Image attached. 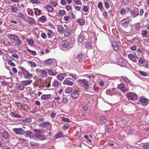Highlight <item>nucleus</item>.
Masks as SVG:
<instances>
[{
	"instance_id": "6e6552de",
	"label": "nucleus",
	"mask_w": 149,
	"mask_h": 149,
	"mask_svg": "<svg viewBox=\"0 0 149 149\" xmlns=\"http://www.w3.org/2000/svg\"><path fill=\"white\" fill-rule=\"evenodd\" d=\"M130 12L132 17L134 18L139 15V9L136 7L134 8Z\"/></svg>"
},
{
	"instance_id": "5fc2aeb1",
	"label": "nucleus",
	"mask_w": 149,
	"mask_h": 149,
	"mask_svg": "<svg viewBox=\"0 0 149 149\" xmlns=\"http://www.w3.org/2000/svg\"><path fill=\"white\" fill-rule=\"evenodd\" d=\"M12 11L14 13H16L17 10V8L16 6H13L11 8Z\"/></svg>"
},
{
	"instance_id": "72a5a7b5",
	"label": "nucleus",
	"mask_w": 149,
	"mask_h": 149,
	"mask_svg": "<svg viewBox=\"0 0 149 149\" xmlns=\"http://www.w3.org/2000/svg\"><path fill=\"white\" fill-rule=\"evenodd\" d=\"M149 32L148 30L147 29L143 30L142 31L141 35L143 37H147V36L148 33Z\"/></svg>"
},
{
	"instance_id": "09e8293b",
	"label": "nucleus",
	"mask_w": 149,
	"mask_h": 149,
	"mask_svg": "<svg viewBox=\"0 0 149 149\" xmlns=\"http://www.w3.org/2000/svg\"><path fill=\"white\" fill-rule=\"evenodd\" d=\"M10 57L8 55H4L3 56V58L4 61H7L9 60Z\"/></svg>"
},
{
	"instance_id": "4d7b16f0",
	"label": "nucleus",
	"mask_w": 149,
	"mask_h": 149,
	"mask_svg": "<svg viewBox=\"0 0 149 149\" xmlns=\"http://www.w3.org/2000/svg\"><path fill=\"white\" fill-rule=\"evenodd\" d=\"M27 48L28 51H29L33 55L36 56V53L35 51H34L28 49V47H27Z\"/></svg>"
},
{
	"instance_id": "79ce46f5",
	"label": "nucleus",
	"mask_w": 149,
	"mask_h": 149,
	"mask_svg": "<svg viewBox=\"0 0 149 149\" xmlns=\"http://www.w3.org/2000/svg\"><path fill=\"white\" fill-rule=\"evenodd\" d=\"M28 63L29 65H30V66L32 68L36 67L37 65L34 62H33L31 61H29L28 62Z\"/></svg>"
},
{
	"instance_id": "9d476101",
	"label": "nucleus",
	"mask_w": 149,
	"mask_h": 149,
	"mask_svg": "<svg viewBox=\"0 0 149 149\" xmlns=\"http://www.w3.org/2000/svg\"><path fill=\"white\" fill-rule=\"evenodd\" d=\"M149 102V100L147 98L140 97V104L141 105L145 107L148 104Z\"/></svg>"
},
{
	"instance_id": "de8ad7c7",
	"label": "nucleus",
	"mask_w": 149,
	"mask_h": 149,
	"mask_svg": "<svg viewBox=\"0 0 149 149\" xmlns=\"http://www.w3.org/2000/svg\"><path fill=\"white\" fill-rule=\"evenodd\" d=\"M78 22L79 23L80 25H83L84 24L85 21L83 19H80L78 21Z\"/></svg>"
},
{
	"instance_id": "a18cd8bd",
	"label": "nucleus",
	"mask_w": 149,
	"mask_h": 149,
	"mask_svg": "<svg viewBox=\"0 0 149 149\" xmlns=\"http://www.w3.org/2000/svg\"><path fill=\"white\" fill-rule=\"evenodd\" d=\"M125 86L124 84L123 83H121L120 84H118L117 86V88L118 89H121L123 87Z\"/></svg>"
},
{
	"instance_id": "052dcab7",
	"label": "nucleus",
	"mask_w": 149,
	"mask_h": 149,
	"mask_svg": "<svg viewBox=\"0 0 149 149\" xmlns=\"http://www.w3.org/2000/svg\"><path fill=\"white\" fill-rule=\"evenodd\" d=\"M8 63L9 65L11 66L12 67H14L15 65L14 64V63L11 60L9 61L8 62Z\"/></svg>"
},
{
	"instance_id": "393cba45",
	"label": "nucleus",
	"mask_w": 149,
	"mask_h": 149,
	"mask_svg": "<svg viewBox=\"0 0 149 149\" xmlns=\"http://www.w3.org/2000/svg\"><path fill=\"white\" fill-rule=\"evenodd\" d=\"M63 135V132L60 131L54 136V137L55 139H57L62 137Z\"/></svg>"
},
{
	"instance_id": "423d86ee",
	"label": "nucleus",
	"mask_w": 149,
	"mask_h": 149,
	"mask_svg": "<svg viewBox=\"0 0 149 149\" xmlns=\"http://www.w3.org/2000/svg\"><path fill=\"white\" fill-rule=\"evenodd\" d=\"M20 68L22 69V70L23 72V74H24V77L25 79H31L33 77L32 74L29 73L23 68L21 67Z\"/></svg>"
},
{
	"instance_id": "39448f33",
	"label": "nucleus",
	"mask_w": 149,
	"mask_h": 149,
	"mask_svg": "<svg viewBox=\"0 0 149 149\" xmlns=\"http://www.w3.org/2000/svg\"><path fill=\"white\" fill-rule=\"evenodd\" d=\"M13 130L15 133L18 135H24L25 134V130L21 128H14Z\"/></svg>"
},
{
	"instance_id": "774afa93",
	"label": "nucleus",
	"mask_w": 149,
	"mask_h": 149,
	"mask_svg": "<svg viewBox=\"0 0 149 149\" xmlns=\"http://www.w3.org/2000/svg\"><path fill=\"white\" fill-rule=\"evenodd\" d=\"M24 122L26 123L30 122L32 121V119L31 118L26 119L24 120Z\"/></svg>"
},
{
	"instance_id": "a211bd4d",
	"label": "nucleus",
	"mask_w": 149,
	"mask_h": 149,
	"mask_svg": "<svg viewBox=\"0 0 149 149\" xmlns=\"http://www.w3.org/2000/svg\"><path fill=\"white\" fill-rule=\"evenodd\" d=\"M112 46L114 50L116 51L118 50V46L115 41H112L111 42Z\"/></svg>"
},
{
	"instance_id": "ddd939ff",
	"label": "nucleus",
	"mask_w": 149,
	"mask_h": 149,
	"mask_svg": "<svg viewBox=\"0 0 149 149\" xmlns=\"http://www.w3.org/2000/svg\"><path fill=\"white\" fill-rule=\"evenodd\" d=\"M105 128V134H109L112 131V127L111 126L105 125L104 126Z\"/></svg>"
},
{
	"instance_id": "7c9ffc66",
	"label": "nucleus",
	"mask_w": 149,
	"mask_h": 149,
	"mask_svg": "<svg viewBox=\"0 0 149 149\" xmlns=\"http://www.w3.org/2000/svg\"><path fill=\"white\" fill-rule=\"evenodd\" d=\"M30 145L31 146L37 147L39 146L40 144L38 143H36L33 141H31L30 142Z\"/></svg>"
},
{
	"instance_id": "9b49d317",
	"label": "nucleus",
	"mask_w": 149,
	"mask_h": 149,
	"mask_svg": "<svg viewBox=\"0 0 149 149\" xmlns=\"http://www.w3.org/2000/svg\"><path fill=\"white\" fill-rule=\"evenodd\" d=\"M39 126L43 128H45L47 127H50L51 128L52 127L50 123L48 121H45L41 123L39 125Z\"/></svg>"
},
{
	"instance_id": "f257e3e1",
	"label": "nucleus",
	"mask_w": 149,
	"mask_h": 149,
	"mask_svg": "<svg viewBox=\"0 0 149 149\" xmlns=\"http://www.w3.org/2000/svg\"><path fill=\"white\" fill-rule=\"evenodd\" d=\"M34 133H37L35 134L34 137L39 141H44L47 140V135H45L43 134L45 133V131L42 129H33L32 130Z\"/></svg>"
},
{
	"instance_id": "1a4fd4ad",
	"label": "nucleus",
	"mask_w": 149,
	"mask_h": 149,
	"mask_svg": "<svg viewBox=\"0 0 149 149\" xmlns=\"http://www.w3.org/2000/svg\"><path fill=\"white\" fill-rule=\"evenodd\" d=\"M47 69H46L45 70L43 69H37L36 71L37 74H42L41 75L43 76L46 77L47 75Z\"/></svg>"
},
{
	"instance_id": "bb28decb",
	"label": "nucleus",
	"mask_w": 149,
	"mask_h": 149,
	"mask_svg": "<svg viewBox=\"0 0 149 149\" xmlns=\"http://www.w3.org/2000/svg\"><path fill=\"white\" fill-rule=\"evenodd\" d=\"M51 97L50 94L42 95L41 96V99L43 100H47L50 98Z\"/></svg>"
},
{
	"instance_id": "0eeeda50",
	"label": "nucleus",
	"mask_w": 149,
	"mask_h": 149,
	"mask_svg": "<svg viewBox=\"0 0 149 149\" xmlns=\"http://www.w3.org/2000/svg\"><path fill=\"white\" fill-rule=\"evenodd\" d=\"M126 95L129 100H134L137 98V95L132 92L128 93L126 94Z\"/></svg>"
},
{
	"instance_id": "a19ab883",
	"label": "nucleus",
	"mask_w": 149,
	"mask_h": 149,
	"mask_svg": "<svg viewBox=\"0 0 149 149\" xmlns=\"http://www.w3.org/2000/svg\"><path fill=\"white\" fill-rule=\"evenodd\" d=\"M11 114V116L15 118H20L21 117V116L16 113L14 112H12Z\"/></svg>"
},
{
	"instance_id": "680f3d73",
	"label": "nucleus",
	"mask_w": 149,
	"mask_h": 149,
	"mask_svg": "<svg viewBox=\"0 0 149 149\" xmlns=\"http://www.w3.org/2000/svg\"><path fill=\"white\" fill-rule=\"evenodd\" d=\"M125 9L124 8H121V10L120 11V14L121 15H125Z\"/></svg>"
},
{
	"instance_id": "4468645a",
	"label": "nucleus",
	"mask_w": 149,
	"mask_h": 149,
	"mask_svg": "<svg viewBox=\"0 0 149 149\" xmlns=\"http://www.w3.org/2000/svg\"><path fill=\"white\" fill-rule=\"evenodd\" d=\"M129 20L127 19H123L120 23V24L124 27H126L129 25Z\"/></svg>"
},
{
	"instance_id": "c9c22d12",
	"label": "nucleus",
	"mask_w": 149,
	"mask_h": 149,
	"mask_svg": "<svg viewBox=\"0 0 149 149\" xmlns=\"http://www.w3.org/2000/svg\"><path fill=\"white\" fill-rule=\"evenodd\" d=\"M74 90L72 89L71 87H69L67 88L66 89L65 91L66 93L70 94V93H72L73 91Z\"/></svg>"
},
{
	"instance_id": "b1692460",
	"label": "nucleus",
	"mask_w": 149,
	"mask_h": 149,
	"mask_svg": "<svg viewBox=\"0 0 149 149\" xmlns=\"http://www.w3.org/2000/svg\"><path fill=\"white\" fill-rule=\"evenodd\" d=\"M139 48L138 50L136 51L135 52V56L137 59V60L139 63H140V56L139 54Z\"/></svg>"
},
{
	"instance_id": "e2e57ef3",
	"label": "nucleus",
	"mask_w": 149,
	"mask_h": 149,
	"mask_svg": "<svg viewBox=\"0 0 149 149\" xmlns=\"http://www.w3.org/2000/svg\"><path fill=\"white\" fill-rule=\"evenodd\" d=\"M78 41L79 43H80L82 44L83 43V38L81 37H79L78 38Z\"/></svg>"
},
{
	"instance_id": "338daca9",
	"label": "nucleus",
	"mask_w": 149,
	"mask_h": 149,
	"mask_svg": "<svg viewBox=\"0 0 149 149\" xmlns=\"http://www.w3.org/2000/svg\"><path fill=\"white\" fill-rule=\"evenodd\" d=\"M57 29L59 31H63L64 28L62 26H58Z\"/></svg>"
},
{
	"instance_id": "412c9836",
	"label": "nucleus",
	"mask_w": 149,
	"mask_h": 149,
	"mask_svg": "<svg viewBox=\"0 0 149 149\" xmlns=\"http://www.w3.org/2000/svg\"><path fill=\"white\" fill-rule=\"evenodd\" d=\"M32 82L31 80H24L21 81V83L24 86L30 85Z\"/></svg>"
},
{
	"instance_id": "aec40b11",
	"label": "nucleus",
	"mask_w": 149,
	"mask_h": 149,
	"mask_svg": "<svg viewBox=\"0 0 149 149\" xmlns=\"http://www.w3.org/2000/svg\"><path fill=\"white\" fill-rule=\"evenodd\" d=\"M85 47L87 49H90L92 47L93 45L91 42L86 41L85 42Z\"/></svg>"
},
{
	"instance_id": "473e14b6",
	"label": "nucleus",
	"mask_w": 149,
	"mask_h": 149,
	"mask_svg": "<svg viewBox=\"0 0 149 149\" xmlns=\"http://www.w3.org/2000/svg\"><path fill=\"white\" fill-rule=\"evenodd\" d=\"M47 33L48 38H51L54 36V33L52 30H49L47 31Z\"/></svg>"
},
{
	"instance_id": "f704fd0d",
	"label": "nucleus",
	"mask_w": 149,
	"mask_h": 149,
	"mask_svg": "<svg viewBox=\"0 0 149 149\" xmlns=\"http://www.w3.org/2000/svg\"><path fill=\"white\" fill-rule=\"evenodd\" d=\"M56 77L60 81H61L64 78V77L63 76L62 74H58Z\"/></svg>"
},
{
	"instance_id": "c03bdc74",
	"label": "nucleus",
	"mask_w": 149,
	"mask_h": 149,
	"mask_svg": "<svg viewBox=\"0 0 149 149\" xmlns=\"http://www.w3.org/2000/svg\"><path fill=\"white\" fill-rule=\"evenodd\" d=\"M25 134H26V136L28 137L29 136H31L33 133L32 132L30 131H25Z\"/></svg>"
},
{
	"instance_id": "c756f323",
	"label": "nucleus",
	"mask_w": 149,
	"mask_h": 149,
	"mask_svg": "<svg viewBox=\"0 0 149 149\" xmlns=\"http://www.w3.org/2000/svg\"><path fill=\"white\" fill-rule=\"evenodd\" d=\"M9 136V134L6 131H4L3 133L2 136L3 139H6L8 138Z\"/></svg>"
},
{
	"instance_id": "20e7f679",
	"label": "nucleus",
	"mask_w": 149,
	"mask_h": 149,
	"mask_svg": "<svg viewBox=\"0 0 149 149\" xmlns=\"http://www.w3.org/2000/svg\"><path fill=\"white\" fill-rule=\"evenodd\" d=\"M117 63L119 65L123 67H126L128 63L125 59L121 58L117 59Z\"/></svg>"
},
{
	"instance_id": "5701e85b",
	"label": "nucleus",
	"mask_w": 149,
	"mask_h": 149,
	"mask_svg": "<svg viewBox=\"0 0 149 149\" xmlns=\"http://www.w3.org/2000/svg\"><path fill=\"white\" fill-rule=\"evenodd\" d=\"M71 95L73 99H77L79 98V95L76 90H74L71 93Z\"/></svg>"
},
{
	"instance_id": "c85d7f7f",
	"label": "nucleus",
	"mask_w": 149,
	"mask_h": 149,
	"mask_svg": "<svg viewBox=\"0 0 149 149\" xmlns=\"http://www.w3.org/2000/svg\"><path fill=\"white\" fill-rule=\"evenodd\" d=\"M66 12L64 10H61L59 11V13L57 15V16L58 17H60L61 16L65 15Z\"/></svg>"
},
{
	"instance_id": "864d4df0",
	"label": "nucleus",
	"mask_w": 149,
	"mask_h": 149,
	"mask_svg": "<svg viewBox=\"0 0 149 149\" xmlns=\"http://www.w3.org/2000/svg\"><path fill=\"white\" fill-rule=\"evenodd\" d=\"M98 7L101 10H103V5L102 2H100L98 4Z\"/></svg>"
},
{
	"instance_id": "cd10ccee",
	"label": "nucleus",
	"mask_w": 149,
	"mask_h": 149,
	"mask_svg": "<svg viewBox=\"0 0 149 149\" xmlns=\"http://www.w3.org/2000/svg\"><path fill=\"white\" fill-rule=\"evenodd\" d=\"M140 146L143 147V149H149V143H141L140 144Z\"/></svg>"
},
{
	"instance_id": "4c0bfd02",
	"label": "nucleus",
	"mask_w": 149,
	"mask_h": 149,
	"mask_svg": "<svg viewBox=\"0 0 149 149\" xmlns=\"http://www.w3.org/2000/svg\"><path fill=\"white\" fill-rule=\"evenodd\" d=\"M149 64L148 62H145L143 63V64H140V66L142 67H144L146 68H148V65Z\"/></svg>"
},
{
	"instance_id": "3c124183",
	"label": "nucleus",
	"mask_w": 149,
	"mask_h": 149,
	"mask_svg": "<svg viewBox=\"0 0 149 149\" xmlns=\"http://www.w3.org/2000/svg\"><path fill=\"white\" fill-rule=\"evenodd\" d=\"M62 120L64 122H70L71 121L69 119L65 117L62 118Z\"/></svg>"
},
{
	"instance_id": "f8f14e48",
	"label": "nucleus",
	"mask_w": 149,
	"mask_h": 149,
	"mask_svg": "<svg viewBox=\"0 0 149 149\" xmlns=\"http://www.w3.org/2000/svg\"><path fill=\"white\" fill-rule=\"evenodd\" d=\"M81 82L83 84V87L86 90H87L89 88H91V87H90V86H89V84L88 83V81L85 79H81L80 80Z\"/></svg>"
},
{
	"instance_id": "7ed1b4c3",
	"label": "nucleus",
	"mask_w": 149,
	"mask_h": 149,
	"mask_svg": "<svg viewBox=\"0 0 149 149\" xmlns=\"http://www.w3.org/2000/svg\"><path fill=\"white\" fill-rule=\"evenodd\" d=\"M8 38L11 41L16 42L17 45L18 46H20L22 43V41L20 40L19 37L16 35L10 34L8 35Z\"/></svg>"
},
{
	"instance_id": "e433bc0d",
	"label": "nucleus",
	"mask_w": 149,
	"mask_h": 149,
	"mask_svg": "<svg viewBox=\"0 0 149 149\" xmlns=\"http://www.w3.org/2000/svg\"><path fill=\"white\" fill-rule=\"evenodd\" d=\"M45 8L50 12H52L53 10V8L51 6L46 5Z\"/></svg>"
},
{
	"instance_id": "4be33fe9",
	"label": "nucleus",
	"mask_w": 149,
	"mask_h": 149,
	"mask_svg": "<svg viewBox=\"0 0 149 149\" xmlns=\"http://www.w3.org/2000/svg\"><path fill=\"white\" fill-rule=\"evenodd\" d=\"M128 57L133 62H137L138 61L137 60V59L136 57L134 55H132V54H129L128 56Z\"/></svg>"
},
{
	"instance_id": "ea45409f",
	"label": "nucleus",
	"mask_w": 149,
	"mask_h": 149,
	"mask_svg": "<svg viewBox=\"0 0 149 149\" xmlns=\"http://www.w3.org/2000/svg\"><path fill=\"white\" fill-rule=\"evenodd\" d=\"M18 16L19 18H21L24 20H25V18L24 16V15L22 12H20L18 14Z\"/></svg>"
},
{
	"instance_id": "6ab92c4d",
	"label": "nucleus",
	"mask_w": 149,
	"mask_h": 149,
	"mask_svg": "<svg viewBox=\"0 0 149 149\" xmlns=\"http://www.w3.org/2000/svg\"><path fill=\"white\" fill-rule=\"evenodd\" d=\"M63 84L64 85H66L68 86H72L73 83L72 81H70L68 79V78H67L64 81Z\"/></svg>"
},
{
	"instance_id": "2eb2a0df",
	"label": "nucleus",
	"mask_w": 149,
	"mask_h": 149,
	"mask_svg": "<svg viewBox=\"0 0 149 149\" xmlns=\"http://www.w3.org/2000/svg\"><path fill=\"white\" fill-rule=\"evenodd\" d=\"M63 32L65 36L66 37L71 33V30L69 27H67L66 28H64Z\"/></svg>"
},
{
	"instance_id": "37998d69",
	"label": "nucleus",
	"mask_w": 149,
	"mask_h": 149,
	"mask_svg": "<svg viewBox=\"0 0 149 149\" xmlns=\"http://www.w3.org/2000/svg\"><path fill=\"white\" fill-rule=\"evenodd\" d=\"M121 78L124 80V81L126 82L127 83H130V79L128 78L127 77L125 76H122Z\"/></svg>"
},
{
	"instance_id": "f03ea898",
	"label": "nucleus",
	"mask_w": 149,
	"mask_h": 149,
	"mask_svg": "<svg viewBox=\"0 0 149 149\" xmlns=\"http://www.w3.org/2000/svg\"><path fill=\"white\" fill-rule=\"evenodd\" d=\"M71 43L69 40H65L61 41L60 42L59 47L61 49L65 51L70 49L71 47Z\"/></svg>"
},
{
	"instance_id": "8fccbe9b",
	"label": "nucleus",
	"mask_w": 149,
	"mask_h": 149,
	"mask_svg": "<svg viewBox=\"0 0 149 149\" xmlns=\"http://www.w3.org/2000/svg\"><path fill=\"white\" fill-rule=\"evenodd\" d=\"M73 2L75 4L77 5H81V3L80 0H73Z\"/></svg>"
},
{
	"instance_id": "58836bf2",
	"label": "nucleus",
	"mask_w": 149,
	"mask_h": 149,
	"mask_svg": "<svg viewBox=\"0 0 149 149\" xmlns=\"http://www.w3.org/2000/svg\"><path fill=\"white\" fill-rule=\"evenodd\" d=\"M39 20H41L40 22L42 23H44L46 22L47 20L46 17L44 16H42L39 18Z\"/></svg>"
},
{
	"instance_id": "bf43d9fd",
	"label": "nucleus",
	"mask_w": 149,
	"mask_h": 149,
	"mask_svg": "<svg viewBox=\"0 0 149 149\" xmlns=\"http://www.w3.org/2000/svg\"><path fill=\"white\" fill-rule=\"evenodd\" d=\"M16 88L21 91H23L24 89V87L22 86L17 85L16 86Z\"/></svg>"
},
{
	"instance_id": "0e129e2a",
	"label": "nucleus",
	"mask_w": 149,
	"mask_h": 149,
	"mask_svg": "<svg viewBox=\"0 0 149 149\" xmlns=\"http://www.w3.org/2000/svg\"><path fill=\"white\" fill-rule=\"evenodd\" d=\"M145 62H147V61H145V59L143 58L140 57V64H143Z\"/></svg>"
},
{
	"instance_id": "69168bd1",
	"label": "nucleus",
	"mask_w": 149,
	"mask_h": 149,
	"mask_svg": "<svg viewBox=\"0 0 149 149\" xmlns=\"http://www.w3.org/2000/svg\"><path fill=\"white\" fill-rule=\"evenodd\" d=\"M69 76H70L74 79H77V77L76 74H69Z\"/></svg>"
},
{
	"instance_id": "49530a36",
	"label": "nucleus",
	"mask_w": 149,
	"mask_h": 149,
	"mask_svg": "<svg viewBox=\"0 0 149 149\" xmlns=\"http://www.w3.org/2000/svg\"><path fill=\"white\" fill-rule=\"evenodd\" d=\"M47 71L48 74L50 75L55 76L56 74V73L54 74V72L52 70H50L47 69Z\"/></svg>"
},
{
	"instance_id": "2f4dec72",
	"label": "nucleus",
	"mask_w": 149,
	"mask_h": 149,
	"mask_svg": "<svg viewBox=\"0 0 149 149\" xmlns=\"http://www.w3.org/2000/svg\"><path fill=\"white\" fill-rule=\"evenodd\" d=\"M28 23L29 24H33L35 22V20L32 18L29 17L28 19Z\"/></svg>"
},
{
	"instance_id": "dca6fc26",
	"label": "nucleus",
	"mask_w": 149,
	"mask_h": 149,
	"mask_svg": "<svg viewBox=\"0 0 149 149\" xmlns=\"http://www.w3.org/2000/svg\"><path fill=\"white\" fill-rule=\"evenodd\" d=\"M45 64L47 65H50L52 64L53 63H54L55 62V59L54 58L49 59L46 61H43Z\"/></svg>"
},
{
	"instance_id": "603ef678",
	"label": "nucleus",
	"mask_w": 149,
	"mask_h": 149,
	"mask_svg": "<svg viewBox=\"0 0 149 149\" xmlns=\"http://www.w3.org/2000/svg\"><path fill=\"white\" fill-rule=\"evenodd\" d=\"M35 14L36 15H38L40 14V13L41 12V11L38 8H35Z\"/></svg>"
},
{
	"instance_id": "6e6d98bb",
	"label": "nucleus",
	"mask_w": 149,
	"mask_h": 149,
	"mask_svg": "<svg viewBox=\"0 0 149 149\" xmlns=\"http://www.w3.org/2000/svg\"><path fill=\"white\" fill-rule=\"evenodd\" d=\"M135 29L136 30H139L140 29V23H138L135 24Z\"/></svg>"
},
{
	"instance_id": "f3484780",
	"label": "nucleus",
	"mask_w": 149,
	"mask_h": 149,
	"mask_svg": "<svg viewBox=\"0 0 149 149\" xmlns=\"http://www.w3.org/2000/svg\"><path fill=\"white\" fill-rule=\"evenodd\" d=\"M108 118L105 116H102L99 118L100 122L101 124H103L106 122L108 120Z\"/></svg>"
},
{
	"instance_id": "13d9d810",
	"label": "nucleus",
	"mask_w": 149,
	"mask_h": 149,
	"mask_svg": "<svg viewBox=\"0 0 149 149\" xmlns=\"http://www.w3.org/2000/svg\"><path fill=\"white\" fill-rule=\"evenodd\" d=\"M69 127L70 125L68 124H67L64 125L63 129V130H67Z\"/></svg>"
},
{
	"instance_id": "a878e982",
	"label": "nucleus",
	"mask_w": 149,
	"mask_h": 149,
	"mask_svg": "<svg viewBox=\"0 0 149 149\" xmlns=\"http://www.w3.org/2000/svg\"><path fill=\"white\" fill-rule=\"evenodd\" d=\"M61 85V83H59L57 79H55L53 83L52 86H53L57 88L59 86H60Z\"/></svg>"
}]
</instances>
